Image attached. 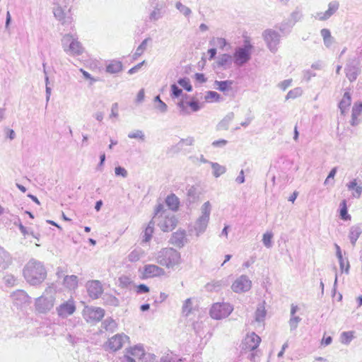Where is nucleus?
<instances>
[{"mask_svg":"<svg viewBox=\"0 0 362 362\" xmlns=\"http://www.w3.org/2000/svg\"><path fill=\"white\" fill-rule=\"evenodd\" d=\"M266 315V310L264 308V306L262 305L259 308H257L256 312H255V320L257 322L262 321Z\"/></svg>","mask_w":362,"mask_h":362,"instance_id":"31","label":"nucleus"},{"mask_svg":"<svg viewBox=\"0 0 362 362\" xmlns=\"http://www.w3.org/2000/svg\"><path fill=\"white\" fill-rule=\"evenodd\" d=\"M163 209V206L162 204H158L156 209V214H158Z\"/></svg>","mask_w":362,"mask_h":362,"instance_id":"60","label":"nucleus"},{"mask_svg":"<svg viewBox=\"0 0 362 362\" xmlns=\"http://www.w3.org/2000/svg\"><path fill=\"white\" fill-rule=\"evenodd\" d=\"M102 204H103L102 201H98L96 202L95 206L96 211H99L100 209Z\"/></svg>","mask_w":362,"mask_h":362,"instance_id":"57","label":"nucleus"},{"mask_svg":"<svg viewBox=\"0 0 362 362\" xmlns=\"http://www.w3.org/2000/svg\"><path fill=\"white\" fill-rule=\"evenodd\" d=\"M165 274V270L160 267L149 264L144 265L141 272V279H153L163 276Z\"/></svg>","mask_w":362,"mask_h":362,"instance_id":"7","label":"nucleus"},{"mask_svg":"<svg viewBox=\"0 0 362 362\" xmlns=\"http://www.w3.org/2000/svg\"><path fill=\"white\" fill-rule=\"evenodd\" d=\"M105 160V153H103L101 156H100V165H103L104 161Z\"/></svg>","mask_w":362,"mask_h":362,"instance_id":"63","label":"nucleus"},{"mask_svg":"<svg viewBox=\"0 0 362 362\" xmlns=\"http://www.w3.org/2000/svg\"><path fill=\"white\" fill-rule=\"evenodd\" d=\"M165 203L172 211H177L180 206V200L175 194H170L165 199Z\"/></svg>","mask_w":362,"mask_h":362,"instance_id":"20","label":"nucleus"},{"mask_svg":"<svg viewBox=\"0 0 362 362\" xmlns=\"http://www.w3.org/2000/svg\"><path fill=\"white\" fill-rule=\"evenodd\" d=\"M226 144H227V141L226 140H225V139H220V140L214 141L212 143V145L214 147H221V146H223L226 145Z\"/></svg>","mask_w":362,"mask_h":362,"instance_id":"44","label":"nucleus"},{"mask_svg":"<svg viewBox=\"0 0 362 362\" xmlns=\"http://www.w3.org/2000/svg\"><path fill=\"white\" fill-rule=\"evenodd\" d=\"M178 83L181 86H182L185 90H187V91H191L192 90V87L189 80L187 78H180L178 81Z\"/></svg>","mask_w":362,"mask_h":362,"instance_id":"35","label":"nucleus"},{"mask_svg":"<svg viewBox=\"0 0 362 362\" xmlns=\"http://www.w3.org/2000/svg\"><path fill=\"white\" fill-rule=\"evenodd\" d=\"M80 71L82 73L83 76H84V78L87 80H90L92 81H95L96 80L94 79L90 75V74H88L87 71H86L85 70H83V69H80Z\"/></svg>","mask_w":362,"mask_h":362,"instance_id":"47","label":"nucleus"},{"mask_svg":"<svg viewBox=\"0 0 362 362\" xmlns=\"http://www.w3.org/2000/svg\"><path fill=\"white\" fill-rule=\"evenodd\" d=\"M264 39L271 50L276 49V45L279 41V35L274 30H267L264 33Z\"/></svg>","mask_w":362,"mask_h":362,"instance_id":"14","label":"nucleus"},{"mask_svg":"<svg viewBox=\"0 0 362 362\" xmlns=\"http://www.w3.org/2000/svg\"><path fill=\"white\" fill-rule=\"evenodd\" d=\"M57 313L59 316L65 317L72 315L76 311V305L73 299L62 303L57 308Z\"/></svg>","mask_w":362,"mask_h":362,"instance_id":"13","label":"nucleus"},{"mask_svg":"<svg viewBox=\"0 0 362 362\" xmlns=\"http://www.w3.org/2000/svg\"><path fill=\"white\" fill-rule=\"evenodd\" d=\"M216 86H218V89L221 91H226L230 88L233 81H218L215 82Z\"/></svg>","mask_w":362,"mask_h":362,"instance_id":"28","label":"nucleus"},{"mask_svg":"<svg viewBox=\"0 0 362 362\" xmlns=\"http://www.w3.org/2000/svg\"><path fill=\"white\" fill-rule=\"evenodd\" d=\"M339 216H340L341 219H342L344 221L351 220V216L349 214H348L347 204H346V200H343L340 203Z\"/></svg>","mask_w":362,"mask_h":362,"instance_id":"23","label":"nucleus"},{"mask_svg":"<svg viewBox=\"0 0 362 362\" xmlns=\"http://www.w3.org/2000/svg\"><path fill=\"white\" fill-rule=\"evenodd\" d=\"M208 53L210 54L209 59H211L215 57L216 54V49L215 48L209 49L208 50Z\"/></svg>","mask_w":362,"mask_h":362,"instance_id":"54","label":"nucleus"},{"mask_svg":"<svg viewBox=\"0 0 362 362\" xmlns=\"http://www.w3.org/2000/svg\"><path fill=\"white\" fill-rule=\"evenodd\" d=\"M202 210L203 217L205 219H208L209 214H210V211H211V205H210L209 202H206L204 204V205L202 206Z\"/></svg>","mask_w":362,"mask_h":362,"instance_id":"33","label":"nucleus"},{"mask_svg":"<svg viewBox=\"0 0 362 362\" xmlns=\"http://www.w3.org/2000/svg\"><path fill=\"white\" fill-rule=\"evenodd\" d=\"M136 292L137 293H148L149 288L145 284H139L136 286Z\"/></svg>","mask_w":362,"mask_h":362,"instance_id":"41","label":"nucleus"},{"mask_svg":"<svg viewBox=\"0 0 362 362\" xmlns=\"http://www.w3.org/2000/svg\"><path fill=\"white\" fill-rule=\"evenodd\" d=\"M339 8V4L336 1L332 2L329 4L328 9L325 12L323 16L320 17L321 20H325L333 15Z\"/></svg>","mask_w":362,"mask_h":362,"instance_id":"22","label":"nucleus"},{"mask_svg":"<svg viewBox=\"0 0 362 362\" xmlns=\"http://www.w3.org/2000/svg\"><path fill=\"white\" fill-rule=\"evenodd\" d=\"M25 278L30 284H35L42 281L46 277V271L39 263H30L23 270Z\"/></svg>","mask_w":362,"mask_h":362,"instance_id":"3","label":"nucleus"},{"mask_svg":"<svg viewBox=\"0 0 362 362\" xmlns=\"http://www.w3.org/2000/svg\"><path fill=\"white\" fill-rule=\"evenodd\" d=\"M351 103V95L349 91H346L341 101L339 103V107L342 115L346 114L347 110H349Z\"/></svg>","mask_w":362,"mask_h":362,"instance_id":"19","label":"nucleus"},{"mask_svg":"<svg viewBox=\"0 0 362 362\" xmlns=\"http://www.w3.org/2000/svg\"><path fill=\"white\" fill-rule=\"evenodd\" d=\"M362 114V102H356L351 109V118L350 124L351 126H356L360 122V116Z\"/></svg>","mask_w":362,"mask_h":362,"instance_id":"15","label":"nucleus"},{"mask_svg":"<svg viewBox=\"0 0 362 362\" xmlns=\"http://www.w3.org/2000/svg\"><path fill=\"white\" fill-rule=\"evenodd\" d=\"M146 354L143 345L136 344L127 347L123 356L124 362H138Z\"/></svg>","mask_w":362,"mask_h":362,"instance_id":"4","label":"nucleus"},{"mask_svg":"<svg viewBox=\"0 0 362 362\" xmlns=\"http://www.w3.org/2000/svg\"><path fill=\"white\" fill-rule=\"evenodd\" d=\"M361 234V230L359 227H352L350 230L349 237L353 245L356 244V240Z\"/></svg>","mask_w":362,"mask_h":362,"instance_id":"24","label":"nucleus"},{"mask_svg":"<svg viewBox=\"0 0 362 362\" xmlns=\"http://www.w3.org/2000/svg\"><path fill=\"white\" fill-rule=\"evenodd\" d=\"M178 105L181 111L184 113L189 112L188 107L190 108L192 112H197L200 109V105L198 103V100L195 98H192V100L189 102L180 101L178 103Z\"/></svg>","mask_w":362,"mask_h":362,"instance_id":"17","label":"nucleus"},{"mask_svg":"<svg viewBox=\"0 0 362 362\" xmlns=\"http://www.w3.org/2000/svg\"><path fill=\"white\" fill-rule=\"evenodd\" d=\"M8 137L11 139H13L15 137V133H14L13 130H12V129L8 130Z\"/></svg>","mask_w":362,"mask_h":362,"instance_id":"56","label":"nucleus"},{"mask_svg":"<svg viewBox=\"0 0 362 362\" xmlns=\"http://www.w3.org/2000/svg\"><path fill=\"white\" fill-rule=\"evenodd\" d=\"M129 138H141L143 137V134L141 132H137L136 133H133L129 134Z\"/></svg>","mask_w":362,"mask_h":362,"instance_id":"52","label":"nucleus"},{"mask_svg":"<svg viewBox=\"0 0 362 362\" xmlns=\"http://www.w3.org/2000/svg\"><path fill=\"white\" fill-rule=\"evenodd\" d=\"M291 83V80L284 81L282 83V86H284V88L285 89L286 87L289 86Z\"/></svg>","mask_w":362,"mask_h":362,"instance_id":"58","label":"nucleus"},{"mask_svg":"<svg viewBox=\"0 0 362 362\" xmlns=\"http://www.w3.org/2000/svg\"><path fill=\"white\" fill-rule=\"evenodd\" d=\"M176 225L177 220L175 216L173 215L165 216L159 223L160 228L164 232L173 230L175 228Z\"/></svg>","mask_w":362,"mask_h":362,"instance_id":"16","label":"nucleus"},{"mask_svg":"<svg viewBox=\"0 0 362 362\" xmlns=\"http://www.w3.org/2000/svg\"><path fill=\"white\" fill-rule=\"evenodd\" d=\"M298 137V132L297 130V127H295V129H294V139L297 140Z\"/></svg>","mask_w":362,"mask_h":362,"instance_id":"62","label":"nucleus"},{"mask_svg":"<svg viewBox=\"0 0 362 362\" xmlns=\"http://www.w3.org/2000/svg\"><path fill=\"white\" fill-rule=\"evenodd\" d=\"M348 189L349 190H354L353 196L356 197H359L361 194L362 187L361 186H358L357 182L356 180L351 181L348 185Z\"/></svg>","mask_w":362,"mask_h":362,"instance_id":"25","label":"nucleus"},{"mask_svg":"<svg viewBox=\"0 0 362 362\" xmlns=\"http://www.w3.org/2000/svg\"><path fill=\"white\" fill-rule=\"evenodd\" d=\"M251 287L252 281L245 275L237 278L231 284V289L237 293L247 292L250 290Z\"/></svg>","mask_w":362,"mask_h":362,"instance_id":"8","label":"nucleus"},{"mask_svg":"<svg viewBox=\"0 0 362 362\" xmlns=\"http://www.w3.org/2000/svg\"><path fill=\"white\" fill-rule=\"evenodd\" d=\"M148 40V39H145L141 42V44L138 47L136 52V54L141 55L144 52V51L146 49Z\"/></svg>","mask_w":362,"mask_h":362,"instance_id":"38","label":"nucleus"},{"mask_svg":"<svg viewBox=\"0 0 362 362\" xmlns=\"http://www.w3.org/2000/svg\"><path fill=\"white\" fill-rule=\"evenodd\" d=\"M157 262L168 269L174 268L181 262L180 253L173 248H163L158 254Z\"/></svg>","mask_w":362,"mask_h":362,"instance_id":"1","label":"nucleus"},{"mask_svg":"<svg viewBox=\"0 0 362 362\" xmlns=\"http://www.w3.org/2000/svg\"><path fill=\"white\" fill-rule=\"evenodd\" d=\"M144 96H145V93H144V89L140 90L139 91V93L137 94V97H136L137 102H141L144 100Z\"/></svg>","mask_w":362,"mask_h":362,"instance_id":"50","label":"nucleus"},{"mask_svg":"<svg viewBox=\"0 0 362 362\" xmlns=\"http://www.w3.org/2000/svg\"><path fill=\"white\" fill-rule=\"evenodd\" d=\"M194 77H195V79L201 83H204L206 81V78L203 74L197 73L194 75Z\"/></svg>","mask_w":362,"mask_h":362,"instance_id":"46","label":"nucleus"},{"mask_svg":"<svg viewBox=\"0 0 362 362\" xmlns=\"http://www.w3.org/2000/svg\"><path fill=\"white\" fill-rule=\"evenodd\" d=\"M298 193L297 192H294L288 198V200L291 202H294L296 199L298 197Z\"/></svg>","mask_w":362,"mask_h":362,"instance_id":"55","label":"nucleus"},{"mask_svg":"<svg viewBox=\"0 0 362 362\" xmlns=\"http://www.w3.org/2000/svg\"><path fill=\"white\" fill-rule=\"evenodd\" d=\"M118 112V105L117 103L114 104L112 107V114L113 116L117 117Z\"/></svg>","mask_w":362,"mask_h":362,"instance_id":"53","label":"nucleus"},{"mask_svg":"<svg viewBox=\"0 0 362 362\" xmlns=\"http://www.w3.org/2000/svg\"><path fill=\"white\" fill-rule=\"evenodd\" d=\"M83 315L88 322L94 323L103 318L105 310L101 308L86 306L83 310Z\"/></svg>","mask_w":362,"mask_h":362,"instance_id":"6","label":"nucleus"},{"mask_svg":"<svg viewBox=\"0 0 362 362\" xmlns=\"http://www.w3.org/2000/svg\"><path fill=\"white\" fill-rule=\"evenodd\" d=\"M253 48L250 37L247 35H244V46L236 48L233 53V59L234 64L240 66L249 62Z\"/></svg>","mask_w":362,"mask_h":362,"instance_id":"2","label":"nucleus"},{"mask_svg":"<svg viewBox=\"0 0 362 362\" xmlns=\"http://www.w3.org/2000/svg\"><path fill=\"white\" fill-rule=\"evenodd\" d=\"M153 233V226H148L146 228L145 235H144V236H145L144 240L146 242H148V241H149L151 240Z\"/></svg>","mask_w":362,"mask_h":362,"instance_id":"36","label":"nucleus"},{"mask_svg":"<svg viewBox=\"0 0 362 362\" xmlns=\"http://www.w3.org/2000/svg\"><path fill=\"white\" fill-rule=\"evenodd\" d=\"M119 286L121 288H127L132 284V279L129 276L122 275L118 279Z\"/></svg>","mask_w":362,"mask_h":362,"instance_id":"29","label":"nucleus"},{"mask_svg":"<svg viewBox=\"0 0 362 362\" xmlns=\"http://www.w3.org/2000/svg\"><path fill=\"white\" fill-rule=\"evenodd\" d=\"M233 310V306L230 303H216L210 310V315L214 319L221 320L228 317Z\"/></svg>","mask_w":362,"mask_h":362,"instance_id":"5","label":"nucleus"},{"mask_svg":"<svg viewBox=\"0 0 362 362\" xmlns=\"http://www.w3.org/2000/svg\"><path fill=\"white\" fill-rule=\"evenodd\" d=\"M287 347V344H284L282 347V350L278 354V356H281Z\"/></svg>","mask_w":362,"mask_h":362,"instance_id":"61","label":"nucleus"},{"mask_svg":"<svg viewBox=\"0 0 362 362\" xmlns=\"http://www.w3.org/2000/svg\"><path fill=\"white\" fill-rule=\"evenodd\" d=\"M321 35L323 37L325 42H329L331 38V33L328 29L324 28L321 30Z\"/></svg>","mask_w":362,"mask_h":362,"instance_id":"37","label":"nucleus"},{"mask_svg":"<svg viewBox=\"0 0 362 362\" xmlns=\"http://www.w3.org/2000/svg\"><path fill=\"white\" fill-rule=\"evenodd\" d=\"M115 173L116 175H120L124 177L127 175V170L124 168H122L120 166L115 168Z\"/></svg>","mask_w":362,"mask_h":362,"instance_id":"40","label":"nucleus"},{"mask_svg":"<svg viewBox=\"0 0 362 362\" xmlns=\"http://www.w3.org/2000/svg\"><path fill=\"white\" fill-rule=\"evenodd\" d=\"M220 98V95L215 91H208L205 95V100L207 103L218 102L219 101Z\"/></svg>","mask_w":362,"mask_h":362,"instance_id":"27","label":"nucleus"},{"mask_svg":"<svg viewBox=\"0 0 362 362\" xmlns=\"http://www.w3.org/2000/svg\"><path fill=\"white\" fill-rule=\"evenodd\" d=\"M261 342V338L255 332L246 335L243 341V349L251 351L255 350Z\"/></svg>","mask_w":362,"mask_h":362,"instance_id":"11","label":"nucleus"},{"mask_svg":"<svg viewBox=\"0 0 362 362\" xmlns=\"http://www.w3.org/2000/svg\"><path fill=\"white\" fill-rule=\"evenodd\" d=\"M17 186H18V189H19L21 192H25L26 191V189H25V187H23V186H22V185H18Z\"/></svg>","mask_w":362,"mask_h":362,"instance_id":"64","label":"nucleus"},{"mask_svg":"<svg viewBox=\"0 0 362 362\" xmlns=\"http://www.w3.org/2000/svg\"><path fill=\"white\" fill-rule=\"evenodd\" d=\"M64 41L65 43H69L67 52L73 55H80L83 52V47L81 42L77 40L74 39L71 35H66L64 37Z\"/></svg>","mask_w":362,"mask_h":362,"instance_id":"9","label":"nucleus"},{"mask_svg":"<svg viewBox=\"0 0 362 362\" xmlns=\"http://www.w3.org/2000/svg\"><path fill=\"white\" fill-rule=\"evenodd\" d=\"M144 63V61L142 62L141 63L138 64L137 65L132 67V69H130L129 70V74H132L135 73L136 71H137L141 68V66H142V64Z\"/></svg>","mask_w":362,"mask_h":362,"instance_id":"48","label":"nucleus"},{"mask_svg":"<svg viewBox=\"0 0 362 362\" xmlns=\"http://www.w3.org/2000/svg\"><path fill=\"white\" fill-rule=\"evenodd\" d=\"M177 236H180V238L181 240H182L185 237V233L183 232H180V233H175L173 234V237H172V243L173 244H177V240H175V238H177Z\"/></svg>","mask_w":362,"mask_h":362,"instance_id":"45","label":"nucleus"},{"mask_svg":"<svg viewBox=\"0 0 362 362\" xmlns=\"http://www.w3.org/2000/svg\"><path fill=\"white\" fill-rule=\"evenodd\" d=\"M63 11L61 8H57L54 11V16L60 21L63 20Z\"/></svg>","mask_w":362,"mask_h":362,"instance_id":"49","label":"nucleus"},{"mask_svg":"<svg viewBox=\"0 0 362 362\" xmlns=\"http://www.w3.org/2000/svg\"><path fill=\"white\" fill-rule=\"evenodd\" d=\"M354 337V332L349 331V332H344L341 335V341L343 344H349Z\"/></svg>","mask_w":362,"mask_h":362,"instance_id":"30","label":"nucleus"},{"mask_svg":"<svg viewBox=\"0 0 362 362\" xmlns=\"http://www.w3.org/2000/svg\"><path fill=\"white\" fill-rule=\"evenodd\" d=\"M150 308V305L149 304H144L141 306V310L142 311H146V310H148Z\"/></svg>","mask_w":362,"mask_h":362,"instance_id":"59","label":"nucleus"},{"mask_svg":"<svg viewBox=\"0 0 362 362\" xmlns=\"http://www.w3.org/2000/svg\"><path fill=\"white\" fill-rule=\"evenodd\" d=\"M214 45L220 49H223L226 46L227 42L224 38L217 37L213 40Z\"/></svg>","mask_w":362,"mask_h":362,"instance_id":"32","label":"nucleus"},{"mask_svg":"<svg viewBox=\"0 0 362 362\" xmlns=\"http://www.w3.org/2000/svg\"><path fill=\"white\" fill-rule=\"evenodd\" d=\"M336 172H337V169L336 168H333L330 173H329L326 180H325V183H327L329 180V179L330 178H334V176H335V174H336Z\"/></svg>","mask_w":362,"mask_h":362,"instance_id":"51","label":"nucleus"},{"mask_svg":"<svg viewBox=\"0 0 362 362\" xmlns=\"http://www.w3.org/2000/svg\"><path fill=\"white\" fill-rule=\"evenodd\" d=\"M122 70V64L120 61H111L106 66V71L110 74H117Z\"/></svg>","mask_w":362,"mask_h":362,"instance_id":"21","label":"nucleus"},{"mask_svg":"<svg viewBox=\"0 0 362 362\" xmlns=\"http://www.w3.org/2000/svg\"><path fill=\"white\" fill-rule=\"evenodd\" d=\"M172 95L177 98L182 93V90L180 89L175 84L171 86Z\"/></svg>","mask_w":362,"mask_h":362,"instance_id":"39","label":"nucleus"},{"mask_svg":"<svg viewBox=\"0 0 362 362\" xmlns=\"http://www.w3.org/2000/svg\"><path fill=\"white\" fill-rule=\"evenodd\" d=\"M211 165L214 171V175L216 177L223 175L226 172V168L217 163H211Z\"/></svg>","mask_w":362,"mask_h":362,"instance_id":"26","label":"nucleus"},{"mask_svg":"<svg viewBox=\"0 0 362 362\" xmlns=\"http://www.w3.org/2000/svg\"><path fill=\"white\" fill-rule=\"evenodd\" d=\"M230 56L228 54H223L220 59L218 64L223 66L227 64L230 60Z\"/></svg>","mask_w":362,"mask_h":362,"instance_id":"42","label":"nucleus"},{"mask_svg":"<svg viewBox=\"0 0 362 362\" xmlns=\"http://www.w3.org/2000/svg\"><path fill=\"white\" fill-rule=\"evenodd\" d=\"M87 291L93 299L98 298L103 292V286L98 280H92L87 283Z\"/></svg>","mask_w":362,"mask_h":362,"instance_id":"12","label":"nucleus"},{"mask_svg":"<svg viewBox=\"0 0 362 362\" xmlns=\"http://www.w3.org/2000/svg\"><path fill=\"white\" fill-rule=\"evenodd\" d=\"M63 286L69 291H75L78 286V278L76 275H66L63 280Z\"/></svg>","mask_w":362,"mask_h":362,"instance_id":"18","label":"nucleus"},{"mask_svg":"<svg viewBox=\"0 0 362 362\" xmlns=\"http://www.w3.org/2000/svg\"><path fill=\"white\" fill-rule=\"evenodd\" d=\"M124 339H129V338L124 334H115L107 340L106 346L112 351H117L123 346Z\"/></svg>","mask_w":362,"mask_h":362,"instance_id":"10","label":"nucleus"},{"mask_svg":"<svg viewBox=\"0 0 362 362\" xmlns=\"http://www.w3.org/2000/svg\"><path fill=\"white\" fill-rule=\"evenodd\" d=\"M332 341V338L330 336H324L321 340V344L323 346H327Z\"/></svg>","mask_w":362,"mask_h":362,"instance_id":"43","label":"nucleus"},{"mask_svg":"<svg viewBox=\"0 0 362 362\" xmlns=\"http://www.w3.org/2000/svg\"><path fill=\"white\" fill-rule=\"evenodd\" d=\"M272 238L273 234L270 232L264 234L262 241L266 247H269L271 246Z\"/></svg>","mask_w":362,"mask_h":362,"instance_id":"34","label":"nucleus"}]
</instances>
